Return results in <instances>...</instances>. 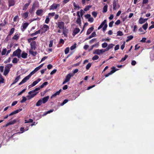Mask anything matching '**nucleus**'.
Listing matches in <instances>:
<instances>
[{
  "label": "nucleus",
  "instance_id": "nucleus-1",
  "mask_svg": "<svg viewBox=\"0 0 154 154\" xmlns=\"http://www.w3.org/2000/svg\"><path fill=\"white\" fill-rule=\"evenodd\" d=\"M12 66V65L11 64H8L7 66L5 67V70L3 73L4 75L6 76L9 72L10 69Z\"/></svg>",
  "mask_w": 154,
  "mask_h": 154
},
{
  "label": "nucleus",
  "instance_id": "nucleus-2",
  "mask_svg": "<svg viewBox=\"0 0 154 154\" xmlns=\"http://www.w3.org/2000/svg\"><path fill=\"white\" fill-rule=\"evenodd\" d=\"M21 50L20 48H18L17 50L14 51L12 54V57L17 56L19 58L20 57V54Z\"/></svg>",
  "mask_w": 154,
  "mask_h": 154
},
{
  "label": "nucleus",
  "instance_id": "nucleus-3",
  "mask_svg": "<svg viewBox=\"0 0 154 154\" xmlns=\"http://www.w3.org/2000/svg\"><path fill=\"white\" fill-rule=\"evenodd\" d=\"M105 52L104 51V49H96L93 51V54H97L98 55H100V54H102L103 53Z\"/></svg>",
  "mask_w": 154,
  "mask_h": 154
},
{
  "label": "nucleus",
  "instance_id": "nucleus-4",
  "mask_svg": "<svg viewBox=\"0 0 154 154\" xmlns=\"http://www.w3.org/2000/svg\"><path fill=\"white\" fill-rule=\"evenodd\" d=\"M49 29V26L46 24H44L41 29V33H45Z\"/></svg>",
  "mask_w": 154,
  "mask_h": 154
},
{
  "label": "nucleus",
  "instance_id": "nucleus-5",
  "mask_svg": "<svg viewBox=\"0 0 154 154\" xmlns=\"http://www.w3.org/2000/svg\"><path fill=\"white\" fill-rule=\"evenodd\" d=\"M72 76V75L71 73L67 74L65 78V80L63 83V84H64L66 83V82H68L70 80L71 77Z\"/></svg>",
  "mask_w": 154,
  "mask_h": 154
},
{
  "label": "nucleus",
  "instance_id": "nucleus-6",
  "mask_svg": "<svg viewBox=\"0 0 154 154\" xmlns=\"http://www.w3.org/2000/svg\"><path fill=\"white\" fill-rule=\"evenodd\" d=\"M39 90V88H36L34 90H32L29 91L28 92L29 94H35L36 96L38 93V92L37 91Z\"/></svg>",
  "mask_w": 154,
  "mask_h": 154
},
{
  "label": "nucleus",
  "instance_id": "nucleus-7",
  "mask_svg": "<svg viewBox=\"0 0 154 154\" xmlns=\"http://www.w3.org/2000/svg\"><path fill=\"white\" fill-rule=\"evenodd\" d=\"M30 45L31 46V49L35 50L36 48V42L35 41H32L30 43Z\"/></svg>",
  "mask_w": 154,
  "mask_h": 154
},
{
  "label": "nucleus",
  "instance_id": "nucleus-8",
  "mask_svg": "<svg viewBox=\"0 0 154 154\" xmlns=\"http://www.w3.org/2000/svg\"><path fill=\"white\" fill-rule=\"evenodd\" d=\"M60 6V5L59 4L54 3L50 6L49 9L50 10H54V9H56L57 7Z\"/></svg>",
  "mask_w": 154,
  "mask_h": 154
},
{
  "label": "nucleus",
  "instance_id": "nucleus-9",
  "mask_svg": "<svg viewBox=\"0 0 154 154\" xmlns=\"http://www.w3.org/2000/svg\"><path fill=\"white\" fill-rule=\"evenodd\" d=\"M30 78V77L28 75L27 76H26L19 83V85H20L26 82Z\"/></svg>",
  "mask_w": 154,
  "mask_h": 154
},
{
  "label": "nucleus",
  "instance_id": "nucleus-10",
  "mask_svg": "<svg viewBox=\"0 0 154 154\" xmlns=\"http://www.w3.org/2000/svg\"><path fill=\"white\" fill-rule=\"evenodd\" d=\"M112 5L113 9L114 10H116L117 9V6L118 7V8H119L120 7V5L117 3V2L115 0H114L113 1Z\"/></svg>",
  "mask_w": 154,
  "mask_h": 154
},
{
  "label": "nucleus",
  "instance_id": "nucleus-11",
  "mask_svg": "<svg viewBox=\"0 0 154 154\" xmlns=\"http://www.w3.org/2000/svg\"><path fill=\"white\" fill-rule=\"evenodd\" d=\"M58 27L60 29H63L64 27V23L63 22H59L58 23Z\"/></svg>",
  "mask_w": 154,
  "mask_h": 154
},
{
  "label": "nucleus",
  "instance_id": "nucleus-12",
  "mask_svg": "<svg viewBox=\"0 0 154 154\" xmlns=\"http://www.w3.org/2000/svg\"><path fill=\"white\" fill-rule=\"evenodd\" d=\"M114 46V44L112 43L108 45V47L104 49V51H108L110 49L112 48Z\"/></svg>",
  "mask_w": 154,
  "mask_h": 154
},
{
  "label": "nucleus",
  "instance_id": "nucleus-13",
  "mask_svg": "<svg viewBox=\"0 0 154 154\" xmlns=\"http://www.w3.org/2000/svg\"><path fill=\"white\" fill-rule=\"evenodd\" d=\"M41 79H38L37 80L33 82L29 86H31V87H33L36 85L39 82L41 81Z\"/></svg>",
  "mask_w": 154,
  "mask_h": 154
},
{
  "label": "nucleus",
  "instance_id": "nucleus-14",
  "mask_svg": "<svg viewBox=\"0 0 154 154\" xmlns=\"http://www.w3.org/2000/svg\"><path fill=\"white\" fill-rule=\"evenodd\" d=\"M49 97L47 96L43 97L42 99V101L43 103H46L49 99Z\"/></svg>",
  "mask_w": 154,
  "mask_h": 154
},
{
  "label": "nucleus",
  "instance_id": "nucleus-15",
  "mask_svg": "<svg viewBox=\"0 0 154 154\" xmlns=\"http://www.w3.org/2000/svg\"><path fill=\"white\" fill-rule=\"evenodd\" d=\"M62 91V90L61 89H60L58 91H57L54 94H53L51 96V98H52L55 97H56L57 95H59L60 94V92H61Z\"/></svg>",
  "mask_w": 154,
  "mask_h": 154
},
{
  "label": "nucleus",
  "instance_id": "nucleus-16",
  "mask_svg": "<svg viewBox=\"0 0 154 154\" xmlns=\"http://www.w3.org/2000/svg\"><path fill=\"white\" fill-rule=\"evenodd\" d=\"M19 33L16 32L15 33L12 39H13L16 40H17L19 38Z\"/></svg>",
  "mask_w": 154,
  "mask_h": 154
},
{
  "label": "nucleus",
  "instance_id": "nucleus-17",
  "mask_svg": "<svg viewBox=\"0 0 154 154\" xmlns=\"http://www.w3.org/2000/svg\"><path fill=\"white\" fill-rule=\"evenodd\" d=\"M94 29V28L93 27L89 28L87 32L86 35H88L90 34L93 31Z\"/></svg>",
  "mask_w": 154,
  "mask_h": 154
},
{
  "label": "nucleus",
  "instance_id": "nucleus-18",
  "mask_svg": "<svg viewBox=\"0 0 154 154\" xmlns=\"http://www.w3.org/2000/svg\"><path fill=\"white\" fill-rule=\"evenodd\" d=\"M20 75L17 76L15 80L14 81L13 83L11 84V85L14 84L15 83H17L19 81V80L20 79Z\"/></svg>",
  "mask_w": 154,
  "mask_h": 154
},
{
  "label": "nucleus",
  "instance_id": "nucleus-19",
  "mask_svg": "<svg viewBox=\"0 0 154 154\" xmlns=\"http://www.w3.org/2000/svg\"><path fill=\"white\" fill-rule=\"evenodd\" d=\"M9 3V6H13L15 4V2L14 0H8Z\"/></svg>",
  "mask_w": 154,
  "mask_h": 154
},
{
  "label": "nucleus",
  "instance_id": "nucleus-20",
  "mask_svg": "<svg viewBox=\"0 0 154 154\" xmlns=\"http://www.w3.org/2000/svg\"><path fill=\"white\" fill-rule=\"evenodd\" d=\"M43 12V10L42 9L38 10L36 12V14L39 16L42 15V14Z\"/></svg>",
  "mask_w": 154,
  "mask_h": 154
},
{
  "label": "nucleus",
  "instance_id": "nucleus-21",
  "mask_svg": "<svg viewBox=\"0 0 154 154\" xmlns=\"http://www.w3.org/2000/svg\"><path fill=\"white\" fill-rule=\"evenodd\" d=\"M150 57L151 60H154V51H152L150 53Z\"/></svg>",
  "mask_w": 154,
  "mask_h": 154
},
{
  "label": "nucleus",
  "instance_id": "nucleus-22",
  "mask_svg": "<svg viewBox=\"0 0 154 154\" xmlns=\"http://www.w3.org/2000/svg\"><path fill=\"white\" fill-rule=\"evenodd\" d=\"M73 5L75 10H79L80 9V7L79 5L76 4L75 2H73Z\"/></svg>",
  "mask_w": 154,
  "mask_h": 154
},
{
  "label": "nucleus",
  "instance_id": "nucleus-23",
  "mask_svg": "<svg viewBox=\"0 0 154 154\" xmlns=\"http://www.w3.org/2000/svg\"><path fill=\"white\" fill-rule=\"evenodd\" d=\"M48 84V82H44V83H43L41 85H40L39 87H38V88H39V90L41 88H42L44 87H45V86L47 85Z\"/></svg>",
  "mask_w": 154,
  "mask_h": 154
},
{
  "label": "nucleus",
  "instance_id": "nucleus-24",
  "mask_svg": "<svg viewBox=\"0 0 154 154\" xmlns=\"http://www.w3.org/2000/svg\"><path fill=\"white\" fill-rule=\"evenodd\" d=\"M27 55L28 54L26 53L23 52L21 54V57L25 59L27 58Z\"/></svg>",
  "mask_w": 154,
  "mask_h": 154
},
{
  "label": "nucleus",
  "instance_id": "nucleus-25",
  "mask_svg": "<svg viewBox=\"0 0 154 154\" xmlns=\"http://www.w3.org/2000/svg\"><path fill=\"white\" fill-rule=\"evenodd\" d=\"M29 13L28 12H26L21 14L22 16L24 17L25 19L27 18L28 16Z\"/></svg>",
  "mask_w": 154,
  "mask_h": 154
},
{
  "label": "nucleus",
  "instance_id": "nucleus-26",
  "mask_svg": "<svg viewBox=\"0 0 154 154\" xmlns=\"http://www.w3.org/2000/svg\"><path fill=\"white\" fill-rule=\"evenodd\" d=\"M29 23H23L22 25V26L23 27V30H22L23 31L27 27L28 25H29Z\"/></svg>",
  "mask_w": 154,
  "mask_h": 154
},
{
  "label": "nucleus",
  "instance_id": "nucleus-27",
  "mask_svg": "<svg viewBox=\"0 0 154 154\" xmlns=\"http://www.w3.org/2000/svg\"><path fill=\"white\" fill-rule=\"evenodd\" d=\"M80 29L79 28H75L74 31L73 33L74 34V35H75L76 34H78L80 31Z\"/></svg>",
  "mask_w": 154,
  "mask_h": 154
},
{
  "label": "nucleus",
  "instance_id": "nucleus-28",
  "mask_svg": "<svg viewBox=\"0 0 154 154\" xmlns=\"http://www.w3.org/2000/svg\"><path fill=\"white\" fill-rule=\"evenodd\" d=\"M32 50H30L29 51V53L33 56H35L37 54V52L36 51H33Z\"/></svg>",
  "mask_w": 154,
  "mask_h": 154
},
{
  "label": "nucleus",
  "instance_id": "nucleus-29",
  "mask_svg": "<svg viewBox=\"0 0 154 154\" xmlns=\"http://www.w3.org/2000/svg\"><path fill=\"white\" fill-rule=\"evenodd\" d=\"M42 103H43L42 102V99H40L36 103V106H38L41 105Z\"/></svg>",
  "mask_w": 154,
  "mask_h": 154
},
{
  "label": "nucleus",
  "instance_id": "nucleus-30",
  "mask_svg": "<svg viewBox=\"0 0 154 154\" xmlns=\"http://www.w3.org/2000/svg\"><path fill=\"white\" fill-rule=\"evenodd\" d=\"M4 82V79L2 74L0 73V84L3 83Z\"/></svg>",
  "mask_w": 154,
  "mask_h": 154
},
{
  "label": "nucleus",
  "instance_id": "nucleus-31",
  "mask_svg": "<svg viewBox=\"0 0 154 154\" xmlns=\"http://www.w3.org/2000/svg\"><path fill=\"white\" fill-rule=\"evenodd\" d=\"M107 8L108 5H106L103 7V12L104 13L106 12L107 11Z\"/></svg>",
  "mask_w": 154,
  "mask_h": 154
},
{
  "label": "nucleus",
  "instance_id": "nucleus-32",
  "mask_svg": "<svg viewBox=\"0 0 154 154\" xmlns=\"http://www.w3.org/2000/svg\"><path fill=\"white\" fill-rule=\"evenodd\" d=\"M30 4V2L25 4L23 6V10H26L28 8L29 5Z\"/></svg>",
  "mask_w": 154,
  "mask_h": 154
},
{
  "label": "nucleus",
  "instance_id": "nucleus-33",
  "mask_svg": "<svg viewBox=\"0 0 154 154\" xmlns=\"http://www.w3.org/2000/svg\"><path fill=\"white\" fill-rule=\"evenodd\" d=\"M91 7V5H87L85 7L84 10L85 11H88L89 10V9Z\"/></svg>",
  "mask_w": 154,
  "mask_h": 154
},
{
  "label": "nucleus",
  "instance_id": "nucleus-34",
  "mask_svg": "<svg viewBox=\"0 0 154 154\" xmlns=\"http://www.w3.org/2000/svg\"><path fill=\"white\" fill-rule=\"evenodd\" d=\"M134 37L132 35L128 36L127 37V39L126 40L127 42H128L129 41L131 40Z\"/></svg>",
  "mask_w": 154,
  "mask_h": 154
},
{
  "label": "nucleus",
  "instance_id": "nucleus-35",
  "mask_svg": "<svg viewBox=\"0 0 154 154\" xmlns=\"http://www.w3.org/2000/svg\"><path fill=\"white\" fill-rule=\"evenodd\" d=\"M144 20V18L140 17L139 19V23L140 24H143L145 23V21Z\"/></svg>",
  "mask_w": 154,
  "mask_h": 154
},
{
  "label": "nucleus",
  "instance_id": "nucleus-36",
  "mask_svg": "<svg viewBox=\"0 0 154 154\" xmlns=\"http://www.w3.org/2000/svg\"><path fill=\"white\" fill-rule=\"evenodd\" d=\"M112 70L110 71L111 73L112 74L117 71L118 69H116L115 67L113 66L112 68Z\"/></svg>",
  "mask_w": 154,
  "mask_h": 154
},
{
  "label": "nucleus",
  "instance_id": "nucleus-37",
  "mask_svg": "<svg viewBox=\"0 0 154 154\" xmlns=\"http://www.w3.org/2000/svg\"><path fill=\"white\" fill-rule=\"evenodd\" d=\"M15 30V29L14 28H12L10 31L8 35H11L14 33Z\"/></svg>",
  "mask_w": 154,
  "mask_h": 154
},
{
  "label": "nucleus",
  "instance_id": "nucleus-38",
  "mask_svg": "<svg viewBox=\"0 0 154 154\" xmlns=\"http://www.w3.org/2000/svg\"><path fill=\"white\" fill-rule=\"evenodd\" d=\"M27 96V97L28 98V100H30L32 98H33L35 96V94H29Z\"/></svg>",
  "mask_w": 154,
  "mask_h": 154
},
{
  "label": "nucleus",
  "instance_id": "nucleus-39",
  "mask_svg": "<svg viewBox=\"0 0 154 154\" xmlns=\"http://www.w3.org/2000/svg\"><path fill=\"white\" fill-rule=\"evenodd\" d=\"M17 122V120L16 119L14 120L13 121H11L9 122V125H13Z\"/></svg>",
  "mask_w": 154,
  "mask_h": 154
},
{
  "label": "nucleus",
  "instance_id": "nucleus-40",
  "mask_svg": "<svg viewBox=\"0 0 154 154\" xmlns=\"http://www.w3.org/2000/svg\"><path fill=\"white\" fill-rule=\"evenodd\" d=\"M148 26V24L147 23H146L143 26L142 28L143 29H144L146 30L147 29Z\"/></svg>",
  "mask_w": 154,
  "mask_h": 154
},
{
  "label": "nucleus",
  "instance_id": "nucleus-41",
  "mask_svg": "<svg viewBox=\"0 0 154 154\" xmlns=\"http://www.w3.org/2000/svg\"><path fill=\"white\" fill-rule=\"evenodd\" d=\"M128 57V55L126 54L125 56V57L123 58H122L121 60L120 61V62H122L126 60L127 58Z\"/></svg>",
  "mask_w": 154,
  "mask_h": 154
},
{
  "label": "nucleus",
  "instance_id": "nucleus-42",
  "mask_svg": "<svg viewBox=\"0 0 154 154\" xmlns=\"http://www.w3.org/2000/svg\"><path fill=\"white\" fill-rule=\"evenodd\" d=\"M7 52V49L6 48L3 49L2 51L1 54L2 55H5Z\"/></svg>",
  "mask_w": 154,
  "mask_h": 154
},
{
  "label": "nucleus",
  "instance_id": "nucleus-43",
  "mask_svg": "<svg viewBox=\"0 0 154 154\" xmlns=\"http://www.w3.org/2000/svg\"><path fill=\"white\" fill-rule=\"evenodd\" d=\"M91 63H89L86 66V70H88L91 67Z\"/></svg>",
  "mask_w": 154,
  "mask_h": 154
},
{
  "label": "nucleus",
  "instance_id": "nucleus-44",
  "mask_svg": "<svg viewBox=\"0 0 154 154\" xmlns=\"http://www.w3.org/2000/svg\"><path fill=\"white\" fill-rule=\"evenodd\" d=\"M99 58V57L97 55H94L92 58V60H98Z\"/></svg>",
  "mask_w": 154,
  "mask_h": 154
},
{
  "label": "nucleus",
  "instance_id": "nucleus-45",
  "mask_svg": "<svg viewBox=\"0 0 154 154\" xmlns=\"http://www.w3.org/2000/svg\"><path fill=\"white\" fill-rule=\"evenodd\" d=\"M107 46H108V44L107 43H106V42H105L103 43L102 44V47L103 48H106V47H107Z\"/></svg>",
  "mask_w": 154,
  "mask_h": 154
},
{
  "label": "nucleus",
  "instance_id": "nucleus-46",
  "mask_svg": "<svg viewBox=\"0 0 154 154\" xmlns=\"http://www.w3.org/2000/svg\"><path fill=\"white\" fill-rule=\"evenodd\" d=\"M26 100V98L24 96H23L22 97V100L20 101V102L22 103L25 102Z\"/></svg>",
  "mask_w": 154,
  "mask_h": 154
},
{
  "label": "nucleus",
  "instance_id": "nucleus-47",
  "mask_svg": "<svg viewBox=\"0 0 154 154\" xmlns=\"http://www.w3.org/2000/svg\"><path fill=\"white\" fill-rule=\"evenodd\" d=\"M123 35V33L122 32L120 31H118L117 32V35L118 36H122Z\"/></svg>",
  "mask_w": 154,
  "mask_h": 154
},
{
  "label": "nucleus",
  "instance_id": "nucleus-48",
  "mask_svg": "<svg viewBox=\"0 0 154 154\" xmlns=\"http://www.w3.org/2000/svg\"><path fill=\"white\" fill-rule=\"evenodd\" d=\"M81 20L80 17H78L77 20L76 21V23L77 24H80L81 23Z\"/></svg>",
  "mask_w": 154,
  "mask_h": 154
},
{
  "label": "nucleus",
  "instance_id": "nucleus-49",
  "mask_svg": "<svg viewBox=\"0 0 154 154\" xmlns=\"http://www.w3.org/2000/svg\"><path fill=\"white\" fill-rule=\"evenodd\" d=\"M68 101V100L67 99H65L63 100V102L61 103L60 105L62 106L64 104L67 103Z\"/></svg>",
  "mask_w": 154,
  "mask_h": 154
},
{
  "label": "nucleus",
  "instance_id": "nucleus-50",
  "mask_svg": "<svg viewBox=\"0 0 154 154\" xmlns=\"http://www.w3.org/2000/svg\"><path fill=\"white\" fill-rule=\"evenodd\" d=\"M53 110V109H50V110L45 112L44 115L45 116L48 114L50 113L51 112H52Z\"/></svg>",
  "mask_w": 154,
  "mask_h": 154
},
{
  "label": "nucleus",
  "instance_id": "nucleus-51",
  "mask_svg": "<svg viewBox=\"0 0 154 154\" xmlns=\"http://www.w3.org/2000/svg\"><path fill=\"white\" fill-rule=\"evenodd\" d=\"M69 47L66 48L65 50V54H67L69 52Z\"/></svg>",
  "mask_w": 154,
  "mask_h": 154
},
{
  "label": "nucleus",
  "instance_id": "nucleus-52",
  "mask_svg": "<svg viewBox=\"0 0 154 154\" xmlns=\"http://www.w3.org/2000/svg\"><path fill=\"white\" fill-rule=\"evenodd\" d=\"M96 41V38H94L92 39L91 40H90L89 42L90 44H91L94 43V42Z\"/></svg>",
  "mask_w": 154,
  "mask_h": 154
},
{
  "label": "nucleus",
  "instance_id": "nucleus-53",
  "mask_svg": "<svg viewBox=\"0 0 154 154\" xmlns=\"http://www.w3.org/2000/svg\"><path fill=\"white\" fill-rule=\"evenodd\" d=\"M76 43L74 45L70 47V49L71 50H73L75 49L76 47Z\"/></svg>",
  "mask_w": 154,
  "mask_h": 154
},
{
  "label": "nucleus",
  "instance_id": "nucleus-54",
  "mask_svg": "<svg viewBox=\"0 0 154 154\" xmlns=\"http://www.w3.org/2000/svg\"><path fill=\"white\" fill-rule=\"evenodd\" d=\"M12 63H17V58H14L13 60H12Z\"/></svg>",
  "mask_w": 154,
  "mask_h": 154
},
{
  "label": "nucleus",
  "instance_id": "nucleus-55",
  "mask_svg": "<svg viewBox=\"0 0 154 154\" xmlns=\"http://www.w3.org/2000/svg\"><path fill=\"white\" fill-rule=\"evenodd\" d=\"M32 122L33 120L32 119H29L28 121H27L26 120H25V123H28Z\"/></svg>",
  "mask_w": 154,
  "mask_h": 154
},
{
  "label": "nucleus",
  "instance_id": "nucleus-56",
  "mask_svg": "<svg viewBox=\"0 0 154 154\" xmlns=\"http://www.w3.org/2000/svg\"><path fill=\"white\" fill-rule=\"evenodd\" d=\"M53 44V40H50L49 42V47L50 48H51Z\"/></svg>",
  "mask_w": 154,
  "mask_h": 154
},
{
  "label": "nucleus",
  "instance_id": "nucleus-57",
  "mask_svg": "<svg viewBox=\"0 0 154 154\" xmlns=\"http://www.w3.org/2000/svg\"><path fill=\"white\" fill-rule=\"evenodd\" d=\"M92 14L94 17L95 18L97 16V13L95 11H93L92 12Z\"/></svg>",
  "mask_w": 154,
  "mask_h": 154
},
{
  "label": "nucleus",
  "instance_id": "nucleus-58",
  "mask_svg": "<svg viewBox=\"0 0 154 154\" xmlns=\"http://www.w3.org/2000/svg\"><path fill=\"white\" fill-rule=\"evenodd\" d=\"M107 27V24H105V25H104V27L103 28V31L104 32L105 31Z\"/></svg>",
  "mask_w": 154,
  "mask_h": 154
},
{
  "label": "nucleus",
  "instance_id": "nucleus-59",
  "mask_svg": "<svg viewBox=\"0 0 154 154\" xmlns=\"http://www.w3.org/2000/svg\"><path fill=\"white\" fill-rule=\"evenodd\" d=\"M49 18L48 17H47L45 20V23L47 24H48L49 23Z\"/></svg>",
  "mask_w": 154,
  "mask_h": 154
},
{
  "label": "nucleus",
  "instance_id": "nucleus-60",
  "mask_svg": "<svg viewBox=\"0 0 154 154\" xmlns=\"http://www.w3.org/2000/svg\"><path fill=\"white\" fill-rule=\"evenodd\" d=\"M85 16L86 19H88L89 18H90V17H91V15L90 14H88L85 15Z\"/></svg>",
  "mask_w": 154,
  "mask_h": 154
},
{
  "label": "nucleus",
  "instance_id": "nucleus-61",
  "mask_svg": "<svg viewBox=\"0 0 154 154\" xmlns=\"http://www.w3.org/2000/svg\"><path fill=\"white\" fill-rule=\"evenodd\" d=\"M94 19L93 18L90 17L88 19V21L91 23H92L93 22Z\"/></svg>",
  "mask_w": 154,
  "mask_h": 154
},
{
  "label": "nucleus",
  "instance_id": "nucleus-62",
  "mask_svg": "<svg viewBox=\"0 0 154 154\" xmlns=\"http://www.w3.org/2000/svg\"><path fill=\"white\" fill-rule=\"evenodd\" d=\"M56 69H54L53 70H52L50 73V74L51 75H52L54 74L57 72Z\"/></svg>",
  "mask_w": 154,
  "mask_h": 154
},
{
  "label": "nucleus",
  "instance_id": "nucleus-63",
  "mask_svg": "<svg viewBox=\"0 0 154 154\" xmlns=\"http://www.w3.org/2000/svg\"><path fill=\"white\" fill-rule=\"evenodd\" d=\"M35 72H34V70L32 71V72H30V73L28 75L30 77H31V76L32 75H33V74H34L35 73Z\"/></svg>",
  "mask_w": 154,
  "mask_h": 154
},
{
  "label": "nucleus",
  "instance_id": "nucleus-64",
  "mask_svg": "<svg viewBox=\"0 0 154 154\" xmlns=\"http://www.w3.org/2000/svg\"><path fill=\"white\" fill-rule=\"evenodd\" d=\"M92 37H94L96 36L97 35L95 32H93L91 35Z\"/></svg>",
  "mask_w": 154,
  "mask_h": 154
}]
</instances>
